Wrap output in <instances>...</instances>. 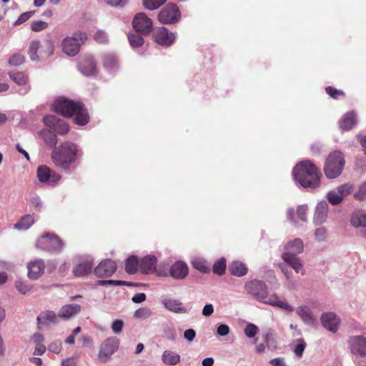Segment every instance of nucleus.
I'll list each match as a JSON object with an SVG mask.
<instances>
[{"label": "nucleus", "instance_id": "1", "mask_svg": "<svg viewBox=\"0 0 366 366\" xmlns=\"http://www.w3.org/2000/svg\"><path fill=\"white\" fill-rule=\"evenodd\" d=\"M247 293L256 300L274 307H277L287 312H293V307L287 302L282 300L276 294L269 295L266 284L260 280H251L244 285Z\"/></svg>", "mask_w": 366, "mask_h": 366}, {"label": "nucleus", "instance_id": "2", "mask_svg": "<svg viewBox=\"0 0 366 366\" xmlns=\"http://www.w3.org/2000/svg\"><path fill=\"white\" fill-rule=\"evenodd\" d=\"M294 180L305 189H315L320 184V173L310 161L297 164L292 171Z\"/></svg>", "mask_w": 366, "mask_h": 366}, {"label": "nucleus", "instance_id": "3", "mask_svg": "<svg viewBox=\"0 0 366 366\" xmlns=\"http://www.w3.org/2000/svg\"><path fill=\"white\" fill-rule=\"evenodd\" d=\"M54 109L64 117H74V122L83 126L88 123L89 115L80 102L61 97L56 99L53 105Z\"/></svg>", "mask_w": 366, "mask_h": 366}, {"label": "nucleus", "instance_id": "4", "mask_svg": "<svg viewBox=\"0 0 366 366\" xmlns=\"http://www.w3.org/2000/svg\"><path fill=\"white\" fill-rule=\"evenodd\" d=\"M78 152L79 150L76 144L66 142L61 144L59 150L55 149L53 151L52 161L56 166L66 169L75 161Z\"/></svg>", "mask_w": 366, "mask_h": 366}, {"label": "nucleus", "instance_id": "5", "mask_svg": "<svg viewBox=\"0 0 366 366\" xmlns=\"http://www.w3.org/2000/svg\"><path fill=\"white\" fill-rule=\"evenodd\" d=\"M54 51V46L50 40H32L29 46L28 54L32 61H40L51 56Z\"/></svg>", "mask_w": 366, "mask_h": 366}, {"label": "nucleus", "instance_id": "6", "mask_svg": "<svg viewBox=\"0 0 366 366\" xmlns=\"http://www.w3.org/2000/svg\"><path fill=\"white\" fill-rule=\"evenodd\" d=\"M344 167L343 154L340 151H334L329 154L325 161V174L328 179H335L342 174Z\"/></svg>", "mask_w": 366, "mask_h": 366}, {"label": "nucleus", "instance_id": "7", "mask_svg": "<svg viewBox=\"0 0 366 366\" xmlns=\"http://www.w3.org/2000/svg\"><path fill=\"white\" fill-rule=\"evenodd\" d=\"M86 39L87 35L84 32H77L71 36H67L62 41V51L69 56H74L79 53L81 45Z\"/></svg>", "mask_w": 366, "mask_h": 366}, {"label": "nucleus", "instance_id": "8", "mask_svg": "<svg viewBox=\"0 0 366 366\" xmlns=\"http://www.w3.org/2000/svg\"><path fill=\"white\" fill-rule=\"evenodd\" d=\"M119 340L116 337L106 339L100 345L98 359L102 362H108L113 354L118 350Z\"/></svg>", "mask_w": 366, "mask_h": 366}, {"label": "nucleus", "instance_id": "9", "mask_svg": "<svg viewBox=\"0 0 366 366\" xmlns=\"http://www.w3.org/2000/svg\"><path fill=\"white\" fill-rule=\"evenodd\" d=\"M352 190V184L350 183H345L328 192L327 194V199L331 204L337 205L340 204L345 198L350 194Z\"/></svg>", "mask_w": 366, "mask_h": 366}, {"label": "nucleus", "instance_id": "10", "mask_svg": "<svg viewBox=\"0 0 366 366\" xmlns=\"http://www.w3.org/2000/svg\"><path fill=\"white\" fill-rule=\"evenodd\" d=\"M63 242L56 235L46 234L36 242V247L46 251L59 252L63 248Z\"/></svg>", "mask_w": 366, "mask_h": 366}, {"label": "nucleus", "instance_id": "11", "mask_svg": "<svg viewBox=\"0 0 366 366\" xmlns=\"http://www.w3.org/2000/svg\"><path fill=\"white\" fill-rule=\"evenodd\" d=\"M180 18V11L178 7L173 4H167L158 14V20L162 24H174L179 21Z\"/></svg>", "mask_w": 366, "mask_h": 366}, {"label": "nucleus", "instance_id": "12", "mask_svg": "<svg viewBox=\"0 0 366 366\" xmlns=\"http://www.w3.org/2000/svg\"><path fill=\"white\" fill-rule=\"evenodd\" d=\"M133 28L142 34H148L152 29V21L144 13H139L134 16Z\"/></svg>", "mask_w": 366, "mask_h": 366}, {"label": "nucleus", "instance_id": "13", "mask_svg": "<svg viewBox=\"0 0 366 366\" xmlns=\"http://www.w3.org/2000/svg\"><path fill=\"white\" fill-rule=\"evenodd\" d=\"M44 124L49 127L53 132L59 134H65L69 132L68 124L62 119L57 118L53 115L44 117Z\"/></svg>", "mask_w": 366, "mask_h": 366}, {"label": "nucleus", "instance_id": "14", "mask_svg": "<svg viewBox=\"0 0 366 366\" xmlns=\"http://www.w3.org/2000/svg\"><path fill=\"white\" fill-rule=\"evenodd\" d=\"M349 346L352 354L361 357H366V338L363 336H352L349 340Z\"/></svg>", "mask_w": 366, "mask_h": 366}, {"label": "nucleus", "instance_id": "15", "mask_svg": "<svg viewBox=\"0 0 366 366\" xmlns=\"http://www.w3.org/2000/svg\"><path fill=\"white\" fill-rule=\"evenodd\" d=\"M28 277L31 280L39 279L45 270V263L43 259H37L27 264Z\"/></svg>", "mask_w": 366, "mask_h": 366}, {"label": "nucleus", "instance_id": "16", "mask_svg": "<svg viewBox=\"0 0 366 366\" xmlns=\"http://www.w3.org/2000/svg\"><path fill=\"white\" fill-rule=\"evenodd\" d=\"M37 177L39 182L42 183H48L51 185L55 184L61 179V177L59 174L56 173L52 174L51 169L45 165H41L38 167Z\"/></svg>", "mask_w": 366, "mask_h": 366}, {"label": "nucleus", "instance_id": "17", "mask_svg": "<svg viewBox=\"0 0 366 366\" xmlns=\"http://www.w3.org/2000/svg\"><path fill=\"white\" fill-rule=\"evenodd\" d=\"M117 270V264L111 259L101 262L94 269L98 277L104 278L112 276Z\"/></svg>", "mask_w": 366, "mask_h": 366}, {"label": "nucleus", "instance_id": "18", "mask_svg": "<svg viewBox=\"0 0 366 366\" xmlns=\"http://www.w3.org/2000/svg\"><path fill=\"white\" fill-rule=\"evenodd\" d=\"M154 38L156 41L162 46H171L175 39L176 35L173 32H169L165 27H160L154 32Z\"/></svg>", "mask_w": 366, "mask_h": 366}, {"label": "nucleus", "instance_id": "19", "mask_svg": "<svg viewBox=\"0 0 366 366\" xmlns=\"http://www.w3.org/2000/svg\"><path fill=\"white\" fill-rule=\"evenodd\" d=\"M79 70L84 76H93L97 74V64L92 56H85L79 61Z\"/></svg>", "mask_w": 366, "mask_h": 366}, {"label": "nucleus", "instance_id": "20", "mask_svg": "<svg viewBox=\"0 0 366 366\" xmlns=\"http://www.w3.org/2000/svg\"><path fill=\"white\" fill-rule=\"evenodd\" d=\"M322 326L327 330L335 333L338 330L339 319L333 312L323 313L321 316Z\"/></svg>", "mask_w": 366, "mask_h": 366}, {"label": "nucleus", "instance_id": "21", "mask_svg": "<svg viewBox=\"0 0 366 366\" xmlns=\"http://www.w3.org/2000/svg\"><path fill=\"white\" fill-rule=\"evenodd\" d=\"M304 249V244L302 239L296 238L292 241H289L285 246L282 254H287L289 256L296 257L297 254L302 253Z\"/></svg>", "mask_w": 366, "mask_h": 366}, {"label": "nucleus", "instance_id": "22", "mask_svg": "<svg viewBox=\"0 0 366 366\" xmlns=\"http://www.w3.org/2000/svg\"><path fill=\"white\" fill-rule=\"evenodd\" d=\"M328 204L326 201L320 202L315 208L313 221L316 224H322L327 218Z\"/></svg>", "mask_w": 366, "mask_h": 366}, {"label": "nucleus", "instance_id": "23", "mask_svg": "<svg viewBox=\"0 0 366 366\" xmlns=\"http://www.w3.org/2000/svg\"><path fill=\"white\" fill-rule=\"evenodd\" d=\"M169 273L176 280H183L188 274V267L182 261L176 262L171 266Z\"/></svg>", "mask_w": 366, "mask_h": 366}, {"label": "nucleus", "instance_id": "24", "mask_svg": "<svg viewBox=\"0 0 366 366\" xmlns=\"http://www.w3.org/2000/svg\"><path fill=\"white\" fill-rule=\"evenodd\" d=\"M293 311H295L294 308ZM295 312L305 324L309 326H312L315 324V317L309 307L299 306L295 309Z\"/></svg>", "mask_w": 366, "mask_h": 366}, {"label": "nucleus", "instance_id": "25", "mask_svg": "<svg viewBox=\"0 0 366 366\" xmlns=\"http://www.w3.org/2000/svg\"><path fill=\"white\" fill-rule=\"evenodd\" d=\"M162 302L164 307L171 312L178 314L187 312L186 307L179 300L165 298L162 300Z\"/></svg>", "mask_w": 366, "mask_h": 366}, {"label": "nucleus", "instance_id": "26", "mask_svg": "<svg viewBox=\"0 0 366 366\" xmlns=\"http://www.w3.org/2000/svg\"><path fill=\"white\" fill-rule=\"evenodd\" d=\"M81 311V306L78 304H69L63 306L58 314V316L64 319H69L79 314Z\"/></svg>", "mask_w": 366, "mask_h": 366}, {"label": "nucleus", "instance_id": "27", "mask_svg": "<svg viewBox=\"0 0 366 366\" xmlns=\"http://www.w3.org/2000/svg\"><path fill=\"white\" fill-rule=\"evenodd\" d=\"M282 258L296 273H301L302 275L305 274L303 264L299 258L295 256H289L287 254H282Z\"/></svg>", "mask_w": 366, "mask_h": 366}, {"label": "nucleus", "instance_id": "28", "mask_svg": "<svg viewBox=\"0 0 366 366\" xmlns=\"http://www.w3.org/2000/svg\"><path fill=\"white\" fill-rule=\"evenodd\" d=\"M157 267V258L152 255L146 256L140 262L141 270L146 274L152 273Z\"/></svg>", "mask_w": 366, "mask_h": 366}, {"label": "nucleus", "instance_id": "29", "mask_svg": "<svg viewBox=\"0 0 366 366\" xmlns=\"http://www.w3.org/2000/svg\"><path fill=\"white\" fill-rule=\"evenodd\" d=\"M350 224L354 228L366 227V212L362 209L355 210L350 219Z\"/></svg>", "mask_w": 366, "mask_h": 366}, {"label": "nucleus", "instance_id": "30", "mask_svg": "<svg viewBox=\"0 0 366 366\" xmlns=\"http://www.w3.org/2000/svg\"><path fill=\"white\" fill-rule=\"evenodd\" d=\"M102 63L104 69L108 72L115 71L119 66L118 60L113 54H106L102 56Z\"/></svg>", "mask_w": 366, "mask_h": 366}, {"label": "nucleus", "instance_id": "31", "mask_svg": "<svg viewBox=\"0 0 366 366\" xmlns=\"http://www.w3.org/2000/svg\"><path fill=\"white\" fill-rule=\"evenodd\" d=\"M10 78L18 85L24 86V88L19 91L21 94H26L29 90V86L27 85V76L23 72L11 73Z\"/></svg>", "mask_w": 366, "mask_h": 366}, {"label": "nucleus", "instance_id": "32", "mask_svg": "<svg viewBox=\"0 0 366 366\" xmlns=\"http://www.w3.org/2000/svg\"><path fill=\"white\" fill-rule=\"evenodd\" d=\"M357 123V114L354 112L346 113L340 122V127L344 130L351 129Z\"/></svg>", "mask_w": 366, "mask_h": 366}, {"label": "nucleus", "instance_id": "33", "mask_svg": "<svg viewBox=\"0 0 366 366\" xmlns=\"http://www.w3.org/2000/svg\"><path fill=\"white\" fill-rule=\"evenodd\" d=\"M180 360V355L172 350H164L162 355V360L167 365H176Z\"/></svg>", "mask_w": 366, "mask_h": 366}, {"label": "nucleus", "instance_id": "34", "mask_svg": "<svg viewBox=\"0 0 366 366\" xmlns=\"http://www.w3.org/2000/svg\"><path fill=\"white\" fill-rule=\"evenodd\" d=\"M92 267V261H85L76 264L73 269V273L76 277H82L89 274Z\"/></svg>", "mask_w": 366, "mask_h": 366}, {"label": "nucleus", "instance_id": "35", "mask_svg": "<svg viewBox=\"0 0 366 366\" xmlns=\"http://www.w3.org/2000/svg\"><path fill=\"white\" fill-rule=\"evenodd\" d=\"M229 270L233 275L242 277L247 274V268L242 262L234 261L231 264Z\"/></svg>", "mask_w": 366, "mask_h": 366}, {"label": "nucleus", "instance_id": "36", "mask_svg": "<svg viewBox=\"0 0 366 366\" xmlns=\"http://www.w3.org/2000/svg\"><path fill=\"white\" fill-rule=\"evenodd\" d=\"M34 222V217L27 214L21 217V219L14 225V227L17 229L26 230L31 227Z\"/></svg>", "mask_w": 366, "mask_h": 366}, {"label": "nucleus", "instance_id": "37", "mask_svg": "<svg viewBox=\"0 0 366 366\" xmlns=\"http://www.w3.org/2000/svg\"><path fill=\"white\" fill-rule=\"evenodd\" d=\"M192 265L194 268L203 273H206L209 270L206 260L202 257H194L192 260Z\"/></svg>", "mask_w": 366, "mask_h": 366}, {"label": "nucleus", "instance_id": "38", "mask_svg": "<svg viewBox=\"0 0 366 366\" xmlns=\"http://www.w3.org/2000/svg\"><path fill=\"white\" fill-rule=\"evenodd\" d=\"M139 264L137 257L131 256L126 261L125 270L129 274H135Z\"/></svg>", "mask_w": 366, "mask_h": 366}, {"label": "nucleus", "instance_id": "39", "mask_svg": "<svg viewBox=\"0 0 366 366\" xmlns=\"http://www.w3.org/2000/svg\"><path fill=\"white\" fill-rule=\"evenodd\" d=\"M40 134L48 146L51 147L56 146L57 144V137L54 133L49 130L44 129Z\"/></svg>", "mask_w": 366, "mask_h": 366}, {"label": "nucleus", "instance_id": "40", "mask_svg": "<svg viewBox=\"0 0 366 366\" xmlns=\"http://www.w3.org/2000/svg\"><path fill=\"white\" fill-rule=\"evenodd\" d=\"M353 197L357 201H365L366 199V182H362L357 187L353 194Z\"/></svg>", "mask_w": 366, "mask_h": 366}, {"label": "nucleus", "instance_id": "41", "mask_svg": "<svg viewBox=\"0 0 366 366\" xmlns=\"http://www.w3.org/2000/svg\"><path fill=\"white\" fill-rule=\"evenodd\" d=\"M58 317L55 312L52 311H46L42 314L39 317H37V321L39 322V325L41 324V320H46L49 322L55 323L57 322Z\"/></svg>", "mask_w": 366, "mask_h": 366}, {"label": "nucleus", "instance_id": "42", "mask_svg": "<svg viewBox=\"0 0 366 366\" xmlns=\"http://www.w3.org/2000/svg\"><path fill=\"white\" fill-rule=\"evenodd\" d=\"M152 315V310L148 307H140L137 309L134 314L136 319L144 320L149 318Z\"/></svg>", "mask_w": 366, "mask_h": 366}, {"label": "nucleus", "instance_id": "43", "mask_svg": "<svg viewBox=\"0 0 366 366\" xmlns=\"http://www.w3.org/2000/svg\"><path fill=\"white\" fill-rule=\"evenodd\" d=\"M15 287L19 293L25 295L31 290L32 285L26 280H19L15 282Z\"/></svg>", "mask_w": 366, "mask_h": 366}, {"label": "nucleus", "instance_id": "44", "mask_svg": "<svg viewBox=\"0 0 366 366\" xmlns=\"http://www.w3.org/2000/svg\"><path fill=\"white\" fill-rule=\"evenodd\" d=\"M129 41L132 47H139L144 44V39L139 34H131L128 36Z\"/></svg>", "mask_w": 366, "mask_h": 366}, {"label": "nucleus", "instance_id": "45", "mask_svg": "<svg viewBox=\"0 0 366 366\" xmlns=\"http://www.w3.org/2000/svg\"><path fill=\"white\" fill-rule=\"evenodd\" d=\"M167 0H143L144 7L149 10H155L163 5Z\"/></svg>", "mask_w": 366, "mask_h": 366}, {"label": "nucleus", "instance_id": "46", "mask_svg": "<svg viewBox=\"0 0 366 366\" xmlns=\"http://www.w3.org/2000/svg\"><path fill=\"white\" fill-rule=\"evenodd\" d=\"M226 269V262L224 259L217 261L213 265V272L217 274H222Z\"/></svg>", "mask_w": 366, "mask_h": 366}, {"label": "nucleus", "instance_id": "47", "mask_svg": "<svg viewBox=\"0 0 366 366\" xmlns=\"http://www.w3.org/2000/svg\"><path fill=\"white\" fill-rule=\"evenodd\" d=\"M49 24L47 22L41 20L34 21L31 23L30 28L32 31L38 32L46 29Z\"/></svg>", "mask_w": 366, "mask_h": 366}, {"label": "nucleus", "instance_id": "48", "mask_svg": "<svg viewBox=\"0 0 366 366\" xmlns=\"http://www.w3.org/2000/svg\"><path fill=\"white\" fill-rule=\"evenodd\" d=\"M35 14V11H30L22 13L19 17L15 21L14 23V26L20 25L26 21H28L30 18H31Z\"/></svg>", "mask_w": 366, "mask_h": 366}, {"label": "nucleus", "instance_id": "49", "mask_svg": "<svg viewBox=\"0 0 366 366\" xmlns=\"http://www.w3.org/2000/svg\"><path fill=\"white\" fill-rule=\"evenodd\" d=\"M24 55H22L21 54H14L10 57V59L9 60V64L11 66H17L22 64L24 63Z\"/></svg>", "mask_w": 366, "mask_h": 366}, {"label": "nucleus", "instance_id": "50", "mask_svg": "<svg viewBox=\"0 0 366 366\" xmlns=\"http://www.w3.org/2000/svg\"><path fill=\"white\" fill-rule=\"evenodd\" d=\"M258 332L257 327L252 323L248 324L244 328V334L249 338L254 337Z\"/></svg>", "mask_w": 366, "mask_h": 366}, {"label": "nucleus", "instance_id": "51", "mask_svg": "<svg viewBox=\"0 0 366 366\" xmlns=\"http://www.w3.org/2000/svg\"><path fill=\"white\" fill-rule=\"evenodd\" d=\"M327 237V229L325 227L317 228L315 232V238L317 242L324 241Z\"/></svg>", "mask_w": 366, "mask_h": 366}, {"label": "nucleus", "instance_id": "52", "mask_svg": "<svg viewBox=\"0 0 366 366\" xmlns=\"http://www.w3.org/2000/svg\"><path fill=\"white\" fill-rule=\"evenodd\" d=\"M308 207L306 204L300 205L298 207L297 214L298 217L303 222H306L307 219V213Z\"/></svg>", "mask_w": 366, "mask_h": 366}, {"label": "nucleus", "instance_id": "53", "mask_svg": "<svg viewBox=\"0 0 366 366\" xmlns=\"http://www.w3.org/2000/svg\"><path fill=\"white\" fill-rule=\"evenodd\" d=\"M48 350L55 354H59L61 351V342L56 340L48 346Z\"/></svg>", "mask_w": 366, "mask_h": 366}, {"label": "nucleus", "instance_id": "54", "mask_svg": "<svg viewBox=\"0 0 366 366\" xmlns=\"http://www.w3.org/2000/svg\"><path fill=\"white\" fill-rule=\"evenodd\" d=\"M124 326V322L121 320H116L112 324V330L114 334L122 332Z\"/></svg>", "mask_w": 366, "mask_h": 366}, {"label": "nucleus", "instance_id": "55", "mask_svg": "<svg viewBox=\"0 0 366 366\" xmlns=\"http://www.w3.org/2000/svg\"><path fill=\"white\" fill-rule=\"evenodd\" d=\"M306 345L302 340H298V344L295 347L294 352L297 357H302Z\"/></svg>", "mask_w": 366, "mask_h": 366}, {"label": "nucleus", "instance_id": "56", "mask_svg": "<svg viewBox=\"0 0 366 366\" xmlns=\"http://www.w3.org/2000/svg\"><path fill=\"white\" fill-rule=\"evenodd\" d=\"M126 281L121 280H99L98 285L104 286V285H115V286H122L123 285H126Z\"/></svg>", "mask_w": 366, "mask_h": 366}, {"label": "nucleus", "instance_id": "57", "mask_svg": "<svg viewBox=\"0 0 366 366\" xmlns=\"http://www.w3.org/2000/svg\"><path fill=\"white\" fill-rule=\"evenodd\" d=\"M230 329L227 325L221 324L217 328V334L220 337H224L229 333Z\"/></svg>", "mask_w": 366, "mask_h": 366}, {"label": "nucleus", "instance_id": "58", "mask_svg": "<svg viewBox=\"0 0 366 366\" xmlns=\"http://www.w3.org/2000/svg\"><path fill=\"white\" fill-rule=\"evenodd\" d=\"M327 93L332 98L337 99L338 96L343 95V92L340 90H337L333 87L327 86L325 89Z\"/></svg>", "mask_w": 366, "mask_h": 366}, {"label": "nucleus", "instance_id": "59", "mask_svg": "<svg viewBox=\"0 0 366 366\" xmlns=\"http://www.w3.org/2000/svg\"><path fill=\"white\" fill-rule=\"evenodd\" d=\"M94 39L99 43H104L107 41V35L105 32L99 31L95 34Z\"/></svg>", "mask_w": 366, "mask_h": 366}, {"label": "nucleus", "instance_id": "60", "mask_svg": "<svg viewBox=\"0 0 366 366\" xmlns=\"http://www.w3.org/2000/svg\"><path fill=\"white\" fill-rule=\"evenodd\" d=\"M196 337V332L193 329L186 330L184 332V337L189 342H192Z\"/></svg>", "mask_w": 366, "mask_h": 366}, {"label": "nucleus", "instance_id": "61", "mask_svg": "<svg viewBox=\"0 0 366 366\" xmlns=\"http://www.w3.org/2000/svg\"><path fill=\"white\" fill-rule=\"evenodd\" d=\"M214 312V307L212 304H206L202 309V315L205 317L211 316Z\"/></svg>", "mask_w": 366, "mask_h": 366}, {"label": "nucleus", "instance_id": "62", "mask_svg": "<svg viewBox=\"0 0 366 366\" xmlns=\"http://www.w3.org/2000/svg\"><path fill=\"white\" fill-rule=\"evenodd\" d=\"M31 340L35 345H39L42 344L44 340V337L42 334L36 332L32 335Z\"/></svg>", "mask_w": 366, "mask_h": 366}, {"label": "nucleus", "instance_id": "63", "mask_svg": "<svg viewBox=\"0 0 366 366\" xmlns=\"http://www.w3.org/2000/svg\"><path fill=\"white\" fill-rule=\"evenodd\" d=\"M61 366H77V362L75 357H69L61 361Z\"/></svg>", "mask_w": 366, "mask_h": 366}, {"label": "nucleus", "instance_id": "64", "mask_svg": "<svg viewBox=\"0 0 366 366\" xmlns=\"http://www.w3.org/2000/svg\"><path fill=\"white\" fill-rule=\"evenodd\" d=\"M269 363L273 366H285V360L282 357L274 358L269 360Z\"/></svg>", "mask_w": 366, "mask_h": 366}]
</instances>
